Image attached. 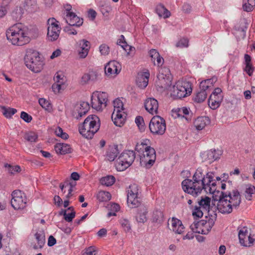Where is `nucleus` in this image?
I'll return each instance as SVG.
<instances>
[{
	"label": "nucleus",
	"mask_w": 255,
	"mask_h": 255,
	"mask_svg": "<svg viewBox=\"0 0 255 255\" xmlns=\"http://www.w3.org/2000/svg\"><path fill=\"white\" fill-rule=\"evenodd\" d=\"M203 171L201 167L198 168L192 179H185L182 182V187L185 192L196 197L203 189L208 190L210 193H213L216 190V183L213 179L214 173L208 172L204 174Z\"/></svg>",
	"instance_id": "f257e3e1"
},
{
	"label": "nucleus",
	"mask_w": 255,
	"mask_h": 255,
	"mask_svg": "<svg viewBox=\"0 0 255 255\" xmlns=\"http://www.w3.org/2000/svg\"><path fill=\"white\" fill-rule=\"evenodd\" d=\"M218 201L216 210L222 214L231 213L234 208L237 209L241 204V197L238 190H233L231 192H222Z\"/></svg>",
	"instance_id": "f03ea898"
},
{
	"label": "nucleus",
	"mask_w": 255,
	"mask_h": 255,
	"mask_svg": "<svg viewBox=\"0 0 255 255\" xmlns=\"http://www.w3.org/2000/svg\"><path fill=\"white\" fill-rule=\"evenodd\" d=\"M6 36L8 40L14 45L22 46L30 41L27 28L21 23L10 26L6 31Z\"/></svg>",
	"instance_id": "7ed1b4c3"
},
{
	"label": "nucleus",
	"mask_w": 255,
	"mask_h": 255,
	"mask_svg": "<svg viewBox=\"0 0 255 255\" xmlns=\"http://www.w3.org/2000/svg\"><path fill=\"white\" fill-rule=\"evenodd\" d=\"M149 140L145 139L141 143L136 145L135 150L138 153L140 157L141 166L146 168H150L154 163L156 159L155 149L148 145Z\"/></svg>",
	"instance_id": "20e7f679"
},
{
	"label": "nucleus",
	"mask_w": 255,
	"mask_h": 255,
	"mask_svg": "<svg viewBox=\"0 0 255 255\" xmlns=\"http://www.w3.org/2000/svg\"><path fill=\"white\" fill-rule=\"evenodd\" d=\"M100 127V119L96 115L89 116L79 127L80 133L87 139H91L99 130Z\"/></svg>",
	"instance_id": "39448f33"
},
{
	"label": "nucleus",
	"mask_w": 255,
	"mask_h": 255,
	"mask_svg": "<svg viewBox=\"0 0 255 255\" xmlns=\"http://www.w3.org/2000/svg\"><path fill=\"white\" fill-rule=\"evenodd\" d=\"M24 61L27 67L35 73L41 71L44 65L43 60L39 53L33 49L26 51Z\"/></svg>",
	"instance_id": "423d86ee"
},
{
	"label": "nucleus",
	"mask_w": 255,
	"mask_h": 255,
	"mask_svg": "<svg viewBox=\"0 0 255 255\" xmlns=\"http://www.w3.org/2000/svg\"><path fill=\"white\" fill-rule=\"evenodd\" d=\"M135 158V154L133 150L124 151L116 160L117 170L119 171L125 170L132 164Z\"/></svg>",
	"instance_id": "0eeeda50"
},
{
	"label": "nucleus",
	"mask_w": 255,
	"mask_h": 255,
	"mask_svg": "<svg viewBox=\"0 0 255 255\" xmlns=\"http://www.w3.org/2000/svg\"><path fill=\"white\" fill-rule=\"evenodd\" d=\"M127 203L131 208L138 207L141 203V190L136 184L130 185L127 189Z\"/></svg>",
	"instance_id": "6e6552de"
},
{
	"label": "nucleus",
	"mask_w": 255,
	"mask_h": 255,
	"mask_svg": "<svg viewBox=\"0 0 255 255\" xmlns=\"http://www.w3.org/2000/svg\"><path fill=\"white\" fill-rule=\"evenodd\" d=\"M172 88L171 96L175 99L184 98L192 92L191 84L189 82L178 81Z\"/></svg>",
	"instance_id": "1a4fd4ad"
},
{
	"label": "nucleus",
	"mask_w": 255,
	"mask_h": 255,
	"mask_svg": "<svg viewBox=\"0 0 255 255\" xmlns=\"http://www.w3.org/2000/svg\"><path fill=\"white\" fill-rule=\"evenodd\" d=\"M108 94L106 92H96L91 96V106L92 108L98 111H101L107 105Z\"/></svg>",
	"instance_id": "9d476101"
},
{
	"label": "nucleus",
	"mask_w": 255,
	"mask_h": 255,
	"mask_svg": "<svg viewBox=\"0 0 255 255\" xmlns=\"http://www.w3.org/2000/svg\"><path fill=\"white\" fill-rule=\"evenodd\" d=\"M151 132L155 135H162L166 130V123L163 118L160 116L153 117L149 124Z\"/></svg>",
	"instance_id": "9b49d317"
},
{
	"label": "nucleus",
	"mask_w": 255,
	"mask_h": 255,
	"mask_svg": "<svg viewBox=\"0 0 255 255\" xmlns=\"http://www.w3.org/2000/svg\"><path fill=\"white\" fill-rule=\"evenodd\" d=\"M11 196V205L15 210L23 209L26 206L27 199L24 192L15 190L12 192Z\"/></svg>",
	"instance_id": "f8f14e48"
},
{
	"label": "nucleus",
	"mask_w": 255,
	"mask_h": 255,
	"mask_svg": "<svg viewBox=\"0 0 255 255\" xmlns=\"http://www.w3.org/2000/svg\"><path fill=\"white\" fill-rule=\"evenodd\" d=\"M47 37L49 41H54L59 36L61 27L59 24V21L55 18H49L47 21Z\"/></svg>",
	"instance_id": "ddd939ff"
},
{
	"label": "nucleus",
	"mask_w": 255,
	"mask_h": 255,
	"mask_svg": "<svg viewBox=\"0 0 255 255\" xmlns=\"http://www.w3.org/2000/svg\"><path fill=\"white\" fill-rule=\"evenodd\" d=\"M157 77L160 87L164 89L171 90L170 88L171 86L172 78L169 69L166 67L161 68Z\"/></svg>",
	"instance_id": "4468645a"
},
{
	"label": "nucleus",
	"mask_w": 255,
	"mask_h": 255,
	"mask_svg": "<svg viewBox=\"0 0 255 255\" xmlns=\"http://www.w3.org/2000/svg\"><path fill=\"white\" fill-rule=\"evenodd\" d=\"M238 237L240 244L245 247H251L255 243V239L251 237L247 227H239Z\"/></svg>",
	"instance_id": "2eb2a0df"
},
{
	"label": "nucleus",
	"mask_w": 255,
	"mask_h": 255,
	"mask_svg": "<svg viewBox=\"0 0 255 255\" xmlns=\"http://www.w3.org/2000/svg\"><path fill=\"white\" fill-rule=\"evenodd\" d=\"M208 216H206V220L200 221L199 224H200V225H202V230L201 231H198L199 234H207L214 225L217 219L216 213H212V214L208 215Z\"/></svg>",
	"instance_id": "dca6fc26"
},
{
	"label": "nucleus",
	"mask_w": 255,
	"mask_h": 255,
	"mask_svg": "<svg viewBox=\"0 0 255 255\" xmlns=\"http://www.w3.org/2000/svg\"><path fill=\"white\" fill-rule=\"evenodd\" d=\"M210 202L211 199L207 196L202 198V199L198 201L199 207L201 208L203 211H207L208 212V215L212 214V213H216V212L215 200L214 201V203L212 201V204L213 205V206H210Z\"/></svg>",
	"instance_id": "f3484780"
},
{
	"label": "nucleus",
	"mask_w": 255,
	"mask_h": 255,
	"mask_svg": "<svg viewBox=\"0 0 255 255\" xmlns=\"http://www.w3.org/2000/svg\"><path fill=\"white\" fill-rule=\"evenodd\" d=\"M121 70V65L117 61H111L105 67V72L107 76H116Z\"/></svg>",
	"instance_id": "a211bd4d"
},
{
	"label": "nucleus",
	"mask_w": 255,
	"mask_h": 255,
	"mask_svg": "<svg viewBox=\"0 0 255 255\" xmlns=\"http://www.w3.org/2000/svg\"><path fill=\"white\" fill-rule=\"evenodd\" d=\"M66 22L70 26L79 27L82 25L83 19L78 17L75 13L67 9L65 17Z\"/></svg>",
	"instance_id": "6ab92c4d"
},
{
	"label": "nucleus",
	"mask_w": 255,
	"mask_h": 255,
	"mask_svg": "<svg viewBox=\"0 0 255 255\" xmlns=\"http://www.w3.org/2000/svg\"><path fill=\"white\" fill-rule=\"evenodd\" d=\"M75 108V109L73 113V116L79 120L87 114L90 109V106L88 102H82L80 104L76 105Z\"/></svg>",
	"instance_id": "aec40b11"
},
{
	"label": "nucleus",
	"mask_w": 255,
	"mask_h": 255,
	"mask_svg": "<svg viewBox=\"0 0 255 255\" xmlns=\"http://www.w3.org/2000/svg\"><path fill=\"white\" fill-rule=\"evenodd\" d=\"M168 225L169 229L176 234H181L184 232V227L182 222L177 218L173 217L168 220Z\"/></svg>",
	"instance_id": "412c9836"
},
{
	"label": "nucleus",
	"mask_w": 255,
	"mask_h": 255,
	"mask_svg": "<svg viewBox=\"0 0 255 255\" xmlns=\"http://www.w3.org/2000/svg\"><path fill=\"white\" fill-rule=\"evenodd\" d=\"M144 107L146 110L152 115L157 113L158 103L156 99L148 98L144 102Z\"/></svg>",
	"instance_id": "4be33fe9"
},
{
	"label": "nucleus",
	"mask_w": 255,
	"mask_h": 255,
	"mask_svg": "<svg viewBox=\"0 0 255 255\" xmlns=\"http://www.w3.org/2000/svg\"><path fill=\"white\" fill-rule=\"evenodd\" d=\"M149 76L148 71L139 73L136 79L137 85L141 89L145 88L148 85Z\"/></svg>",
	"instance_id": "5701e85b"
},
{
	"label": "nucleus",
	"mask_w": 255,
	"mask_h": 255,
	"mask_svg": "<svg viewBox=\"0 0 255 255\" xmlns=\"http://www.w3.org/2000/svg\"><path fill=\"white\" fill-rule=\"evenodd\" d=\"M112 119L116 126L121 127L125 121L124 112L123 110L117 109L116 111H113Z\"/></svg>",
	"instance_id": "b1692460"
},
{
	"label": "nucleus",
	"mask_w": 255,
	"mask_h": 255,
	"mask_svg": "<svg viewBox=\"0 0 255 255\" xmlns=\"http://www.w3.org/2000/svg\"><path fill=\"white\" fill-rule=\"evenodd\" d=\"M79 45L81 50L79 51V55L80 58H85L90 48V42L86 39H82L79 41Z\"/></svg>",
	"instance_id": "393cba45"
},
{
	"label": "nucleus",
	"mask_w": 255,
	"mask_h": 255,
	"mask_svg": "<svg viewBox=\"0 0 255 255\" xmlns=\"http://www.w3.org/2000/svg\"><path fill=\"white\" fill-rule=\"evenodd\" d=\"M54 149L58 154H65L71 153L72 149L69 144L64 143H57L54 146Z\"/></svg>",
	"instance_id": "a878e982"
},
{
	"label": "nucleus",
	"mask_w": 255,
	"mask_h": 255,
	"mask_svg": "<svg viewBox=\"0 0 255 255\" xmlns=\"http://www.w3.org/2000/svg\"><path fill=\"white\" fill-rule=\"evenodd\" d=\"M119 153V151L118 145H111L107 150L106 157L108 160L113 161L117 156Z\"/></svg>",
	"instance_id": "bb28decb"
},
{
	"label": "nucleus",
	"mask_w": 255,
	"mask_h": 255,
	"mask_svg": "<svg viewBox=\"0 0 255 255\" xmlns=\"http://www.w3.org/2000/svg\"><path fill=\"white\" fill-rule=\"evenodd\" d=\"M210 123V120L207 117H201L197 118L194 125L196 129L201 130L203 129L207 125Z\"/></svg>",
	"instance_id": "cd10ccee"
},
{
	"label": "nucleus",
	"mask_w": 255,
	"mask_h": 255,
	"mask_svg": "<svg viewBox=\"0 0 255 255\" xmlns=\"http://www.w3.org/2000/svg\"><path fill=\"white\" fill-rule=\"evenodd\" d=\"M35 237L37 242V245L34 246L35 249H41L44 246L45 243V233L43 231L37 232L35 234Z\"/></svg>",
	"instance_id": "c85d7f7f"
},
{
	"label": "nucleus",
	"mask_w": 255,
	"mask_h": 255,
	"mask_svg": "<svg viewBox=\"0 0 255 255\" xmlns=\"http://www.w3.org/2000/svg\"><path fill=\"white\" fill-rule=\"evenodd\" d=\"M163 220L164 214L163 211L160 209H155L151 215L152 222L157 224H160Z\"/></svg>",
	"instance_id": "c756f323"
},
{
	"label": "nucleus",
	"mask_w": 255,
	"mask_h": 255,
	"mask_svg": "<svg viewBox=\"0 0 255 255\" xmlns=\"http://www.w3.org/2000/svg\"><path fill=\"white\" fill-rule=\"evenodd\" d=\"M147 209L144 206H141L138 209L137 215L136 220L137 222L144 223L147 221L146 215Z\"/></svg>",
	"instance_id": "7c9ffc66"
},
{
	"label": "nucleus",
	"mask_w": 255,
	"mask_h": 255,
	"mask_svg": "<svg viewBox=\"0 0 255 255\" xmlns=\"http://www.w3.org/2000/svg\"><path fill=\"white\" fill-rule=\"evenodd\" d=\"M222 154L220 150L211 149L207 152L206 156L210 163L220 158Z\"/></svg>",
	"instance_id": "2f4dec72"
},
{
	"label": "nucleus",
	"mask_w": 255,
	"mask_h": 255,
	"mask_svg": "<svg viewBox=\"0 0 255 255\" xmlns=\"http://www.w3.org/2000/svg\"><path fill=\"white\" fill-rule=\"evenodd\" d=\"M155 11L159 17H163L164 18H168L171 15L170 12L162 4L156 6Z\"/></svg>",
	"instance_id": "473e14b6"
},
{
	"label": "nucleus",
	"mask_w": 255,
	"mask_h": 255,
	"mask_svg": "<svg viewBox=\"0 0 255 255\" xmlns=\"http://www.w3.org/2000/svg\"><path fill=\"white\" fill-rule=\"evenodd\" d=\"M216 80V78H212L201 82L200 89L201 91L207 92L208 89L213 86V83Z\"/></svg>",
	"instance_id": "72a5a7b5"
},
{
	"label": "nucleus",
	"mask_w": 255,
	"mask_h": 255,
	"mask_svg": "<svg viewBox=\"0 0 255 255\" xmlns=\"http://www.w3.org/2000/svg\"><path fill=\"white\" fill-rule=\"evenodd\" d=\"M117 44L121 46V47L127 52L128 54H129L130 51L133 48L132 47L128 45L126 41L125 37L123 35L120 36V38L117 41Z\"/></svg>",
	"instance_id": "f704fd0d"
},
{
	"label": "nucleus",
	"mask_w": 255,
	"mask_h": 255,
	"mask_svg": "<svg viewBox=\"0 0 255 255\" xmlns=\"http://www.w3.org/2000/svg\"><path fill=\"white\" fill-rule=\"evenodd\" d=\"M97 198L99 202H107L111 199V195L109 192L101 191L97 194Z\"/></svg>",
	"instance_id": "c9c22d12"
},
{
	"label": "nucleus",
	"mask_w": 255,
	"mask_h": 255,
	"mask_svg": "<svg viewBox=\"0 0 255 255\" xmlns=\"http://www.w3.org/2000/svg\"><path fill=\"white\" fill-rule=\"evenodd\" d=\"M255 194V187L252 185H247L245 191V196L247 200H252L253 195Z\"/></svg>",
	"instance_id": "e433bc0d"
},
{
	"label": "nucleus",
	"mask_w": 255,
	"mask_h": 255,
	"mask_svg": "<svg viewBox=\"0 0 255 255\" xmlns=\"http://www.w3.org/2000/svg\"><path fill=\"white\" fill-rule=\"evenodd\" d=\"M120 224L126 233L130 232L131 230V225L129 221L126 218H121L120 220Z\"/></svg>",
	"instance_id": "4c0bfd02"
},
{
	"label": "nucleus",
	"mask_w": 255,
	"mask_h": 255,
	"mask_svg": "<svg viewBox=\"0 0 255 255\" xmlns=\"http://www.w3.org/2000/svg\"><path fill=\"white\" fill-rule=\"evenodd\" d=\"M243 8L246 11H251L255 6V0H244Z\"/></svg>",
	"instance_id": "58836bf2"
},
{
	"label": "nucleus",
	"mask_w": 255,
	"mask_h": 255,
	"mask_svg": "<svg viewBox=\"0 0 255 255\" xmlns=\"http://www.w3.org/2000/svg\"><path fill=\"white\" fill-rule=\"evenodd\" d=\"M207 96V92L200 91L196 94L193 98L195 102L200 103L205 101Z\"/></svg>",
	"instance_id": "ea45409f"
},
{
	"label": "nucleus",
	"mask_w": 255,
	"mask_h": 255,
	"mask_svg": "<svg viewBox=\"0 0 255 255\" xmlns=\"http://www.w3.org/2000/svg\"><path fill=\"white\" fill-rule=\"evenodd\" d=\"M101 183L102 185H106L107 186H110L112 185L115 182V178L113 176H107L105 177L101 178Z\"/></svg>",
	"instance_id": "a19ab883"
},
{
	"label": "nucleus",
	"mask_w": 255,
	"mask_h": 255,
	"mask_svg": "<svg viewBox=\"0 0 255 255\" xmlns=\"http://www.w3.org/2000/svg\"><path fill=\"white\" fill-rule=\"evenodd\" d=\"M2 113L6 118H10L16 112V110L14 108H6L5 107H2Z\"/></svg>",
	"instance_id": "79ce46f5"
},
{
	"label": "nucleus",
	"mask_w": 255,
	"mask_h": 255,
	"mask_svg": "<svg viewBox=\"0 0 255 255\" xmlns=\"http://www.w3.org/2000/svg\"><path fill=\"white\" fill-rule=\"evenodd\" d=\"M24 138L27 141L32 142L36 141L38 136L36 133L32 131H30L25 133Z\"/></svg>",
	"instance_id": "37998d69"
},
{
	"label": "nucleus",
	"mask_w": 255,
	"mask_h": 255,
	"mask_svg": "<svg viewBox=\"0 0 255 255\" xmlns=\"http://www.w3.org/2000/svg\"><path fill=\"white\" fill-rule=\"evenodd\" d=\"M62 212H63V215L64 219L68 222H71L75 217V211H72L70 213H67L66 210H64Z\"/></svg>",
	"instance_id": "c03bdc74"
},
{
	"label": "nucleus",
	"mask_w": 255,
	"mask_h": 255,
	"mask_svg": "<svg viewBox=\"0 0 255 255\" xmlns=\"http://www.w3.org/2000/svg\"><path fill=\"white\" fill-rule=\"evenodd\" d=\"M135 122L140 131L144 130V123L143 119L141 116H137L135 119Z\"/></svg>",
	"instance_id": "a18cd8bd"
},
{
	"label": "nucleus",
	"mask_w": 255,
	"mask_h": 255,
	"mask_svg": "<svg viewBox=\"0 0 255 255\" xmlns=\"http://www.w3.org/2000/svg\"><path fill=\"white\" fill-rule=\"evenodd\" d=\"M199 223L200 221H195L190 225V228L193 232L199 234L198 231H201L202 230V225H199Z\"/></svg>",
	"instance_id": "49530a36"
},
{
	"label": "nucleus",
	"mask_w": 255,
	"mask_h": 255,
	"mask_svg": "<svg viewBox=\"0 0 255 255\" xmlns=\"http://www.w3.org/2000/svg\"><path fill=\"white\" fill-rule=\"evenodd\" d=\"M175 113L177 117H184L185 115L189 114V110L186 107H182L181 108H178L175 110Z\"/></svg>",
	"instance_id": "de8ad7c7"
},
{
	"label": "nucleus",
	"mask_w": 255,
	"mask_h": 255,
	"mask_svg": "<svg viewBox=\"0 0 255 255\" xmlns=\"http://www.w3.org/2000/svg\"><path fill=\"white\" fill-rule=\"evenodd\" d=\"M55 133L57 136L60 137L63 139H67L69 137L68 134L63 132L62 128L60 127H58L56 128Z\"/></svg>",
	"instance_id": "09e8293b"
},
{
	"label": "nucleus",
	"mask_w": 255,
	"mask_h": 255,
	"mask_svg": "<svg viewBox=\"0 0 255 255\" xmlns=\"http://www.w3.org/2000/svg\"><path fill=\"white\" fill-rule=\"evenodd\" d=\"M5 166L6 167H7L8 171L11 174H14L20 171V167L18 165L11 166L10 165L6 164Z\"/></svg>",
	"instance_id": "8fccbe9b"
},
{
	"label": "nucleus",
	"mask_w": 255,
	"mask_h": 255,
	"mask_svg": "<svg viewBox=\"0 0 255 255\" xmlns=\"http://www.w3.org/2000/svg\"><path fill=\"white\" fill-rule=\"evenodd\" d=\"M113 106H114V111H116L117 109L120 110H123V104L121 100L119 99H117L113 101Z\"/></svg>",
	"instance_id": "3c124183"
},
{
	"label": "nucleus",
	"mask_w": 255,
	"mask_h": 255,
	"mask_svg": "<svg viewBox=\"0 0 255 255\" xmlns=\"http://www.w3.org/2000/svg\"><path fill=\"white\" fill-rule=\"evenodd\" d=\"M221 103L217 102L212 98H209L208 105L209 107L213 110L217 109L220 105Z\"/></svg>",
	"instance_id": "603ef678"
},
{
	"label": "nucleus",
	"mask_w": 255,
	"mask_h": 255,
	"mask_svg": "<svg viewBox=\"0 0 255 255\" xmlns=\"http://www.w3.org/2000/svg\"><path fill=\"white\" fill-rule=\"evenodd\" d=\"M176 46L179 48H184L188 46V40L187 38H182L176 44Z\"/></svg>",
	"instance_id": "864d4df0"
},
{
	"label": "nucleus",
	"mask_w": 255,
	"mask_h": 255,
	"mask_svg": "<svg viewBox=\"0 0 255 255\" xmlns=\"http://www.w3.org/2000/svg\"><path fill=\"white\" fill-rule=\"evenodd\" d=\"M64 87V83H56L52 85V88L55 93H58Z\"/></svg>",
	"instance_id": "5fc2aeb1"
},
{
	"label": "nucleus",
	"mask_w": 255,
	"mask_h": 255,
	"mask_svg": "<svg viewBox=\"0 0 255 255\" xmlns=\"http://www.w3.org/2000/svg\"><path fill=\"white\" fill-rule=\"evenodd\" d=\"M97 249L95 246H90L85 249L83 255H96Z\"/></svg>",
	"instance_id": "6e6d98bb"
},
{
	"label": "nucleus",
	"mask_w": 255,
	"mask_h": 255,
	"mask_svg": "<svg viewBox=\"0 0 255 255\" xmlns=\"http://www.w3.org/2000/svg\"><path fill=\"white\" fill-rule=\"evenodd\" d=\"M201 208L199 206H195L194 209L193 211L192 215L193 216H196L198 218H200L203 216V210H201Z\"/></svg>",
	"instance_id": "4d7b16f0"
},
{
	"label": "nucleus",
	"mask_w": 255,
	"mask_h": 255,
	"mask_svg": "<svg viewBox=\"0 0 255 255\" xmlns=\"http://www.w3.org/2000/svg\"><path fill=\"white\" fill-rule=\"evenodd\" d=\"M99 50L102 55H107L109 53L110 48L107 45L103 44L99 47Z\"/></svg>",
	"instance_id": "13d9d810"
},
{
	"label": "nucleus",
	"mask_w": 255,
	"mask_h": 255,
	"mask_svg": "<svg viewBox=\"0 0 255 255\" xmlns=\"http://www.w3.org/2000/svg\"><path fill=\"white\" fill-rule=\"evenodd\" d=\"M26 6L27 7V9L32 11L33 9L36 5V0H27L25 2Z\"/></svg>",
	"instance_id": "bf43d9fd"
},
{
	"label": "nucleus",
	"mask_w": 255,
	"mask_h": 255,
	"mask_svg": "<svg viewBox=\"0 0 255 255\" xmlns=\"http://www.w3.org/2000/svg\"><path fill=\"white\" fill-rule=\"evenodd\" d=\"M149 55L151 59V61L153 62L154 65H156L155 60L158 57L159 53L154 49H152L149 51Z\"/></svg>",
	"instance_id": "052dcab7"
},
{
	"label": "nucleus",
	"mask_w": 255,
	"mask_h": 255,
	"mask_svg": "<svg viewBox=\"0 0 255 255\" xmlns=\"http://www.w3.org/2000/svg\"><path fill=\"white\" fill-rule=\"evenodd\" d=\"M20 118L25 122L30 123L32 119V117L24 112H22L20 114Z\"/></svg>",
	"instance_id": "680f3d73"
},
{
	"label": "nucleus",
	"mask_w": 255,
	"mask_h": 255,
	"mask_svg": "<svg viewBox=\"0 0 255 255\" xmlns=\"http://www.w3.org/2000/svg\"><path fill=\"white\" fill-rule=\"evenodd\" d=\"M91 81H95L98 79V74L95 71H90L88 73Z\"/></svg>",
	"instance_id": "e2e57ef3"
},
{
	"label": "nucleus",
	"mask_w": 255,
	"mask_h": 255,
	"mask_svg": "<svg viewBox=\"0 0 255 255\" xmlns=\"http://www.w3.org/2000/svg\"><path fill=\"white\" fill-rule=\"evenodd\" d=\"M254 69H255V68L253 66L252 64L246 65V67L245 68V71L250 76L252 75L254 71Z\"/></svg>",
	"instance_id": "0e129e2a"
},
{
	"label": "nucleus",
	"mask_w": 255,
	"mask_h": 255,
	"mask_svg": "<svg viewBox=\"0 0 255 255\" xmlns=\"http://www.w3.org/2000/svg\"><path fill=\"white\" fill-rule=\"evenodd\" d=\"M39 104L42 108H45V109H47L50 105L48 101L43 98H41L39 100Z\"/></svg>",
	"instance_id": "69168bd1"
},
{
	"label": "nucleus",
	"mask_w": 255,
	"mask_h": 255,
	"mask_svg": "<svg viewBox=\"0 0 255 255\" xmlns=\"http://www.w3.org/2000/svg\"><path fill=\"white\" fill-rule=\"evenodd\" d=\"M182 11L185 13H189L192 11V7L189 3H185L182 6Z\"/></svg>",
	"instance_id": "338daca9"
},
{
	"label": "nucleus",
	"mask_w": 255,
	"mask_h": 255,
	"mask_svg": "<svg viewBox=\"0 0 255 255\" xmlns=\"http://www.w3.org/2000/svg\"><path fill=\"white\" fill-rule=\"evenodd\" d=\"M108 208L110 210L113 211L115 213H117L120 210V206L119 204L116 203L111 204Z\"/></svg>",
	"instance_id": "774afa93"
}]
</instances>
